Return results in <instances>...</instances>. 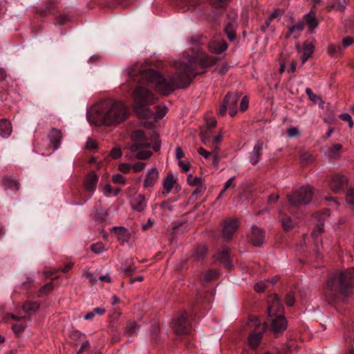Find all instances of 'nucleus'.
<instances>
[{
    "label": "nucleus",
    "instance_id": "1",
    "mask_svg": "<svg viewBox=\"0 0 354 354\" xmlns=\"http://www.w3.org/2000/svg\"><path fill=\"white\" fill-rule=\"evenodd\" d=\"M177 71L166 78L153 69L141 70L138 65L131 67L128 71L129 80L140 84H152L155 91L162 95H169L176 89L185 88L191 82V77L180 68V63L175 64Z\"/></svg>",
    "mask_w": 354,
    "mask_h": 354
},
{
    "label": "nucleus",
    "instance_id": "2",
    "mask_svg": "<svg viewBox=\"0 0 354 354\" xmlns=\"http://www.w3.org/2000/svg\"><path fill=\"white\" fill-rule=\"evenodd\" d=\"M127 106L120 101H102L93 105L87 113L88 120L96 126H112L128 118Z\"/></svg>",
    "mask_w": 354,
    "mask_h": 354
},
{
    "label": "nucleus",
    "instance_id": "3",
    "mask_svg": "<svg viewBox=\"0 0 354 354\" xmlns=\"http://www.w3.org/2000/svg\"><path fill=\"white\" fill-rule=\"evenodd\" d=\"M354 290V268L336 271L330 274L324 288V297L329 304L344 302Z\"/></svg>",
    "mask_w": 354,
    "mask_h": 354
},
{
    "label": "nucleus",
    "instance_id": "4",
    "mask_svg": "<svg viewBox=\"0 0 354 354\" xmlns=\"http://www.w3.org/2000/svg\"><path fill=\"white\" fill-rule=\"evenodd\" d=\"M134 102L133 110L140 118H148L153 115L149 106L155 104L158 98L148 88L142 85L137 86L132 93Z\"/></svg>",
    "mask_w": 354,
    "mask_h": 354
},
{
    "label": "nucleus",
    "instance_id": "5",
    "mask_svg": "<svg viewBox=\"0 0 354 354\" xmlns=\"http://www.w3.org/2000/svg\"><path fill=\"white\" fill-rule=\"evenodd\" d=\"M218 61V58L208 55L203 54L198 56H192L180 62V68L185 72L186 75L191 77V82L197 75L205 72L198 71L200 68H205L214 66Z\"/></svg>",
    "mask_w": 354,
    "mask_h": 354
},
{
    "label": "nucleus",
    "instance_id": "6",
    "mask_svg": "<svg viewBox=\"0 0 354 354\" xmlns=\"http://www.w3.org/2000/svg\"><path fill=\"white\" fill-rule=\"evenodd\" d=\"M248 327L252 331L248 336V344L252 349L257 348L262 339L263 334L267 329L266 322L261 324L257 317H250L248 322Z\"/></svg>",
    "mask_w": 354,
    "mask_h": 354
},
{
    "label": "nucleus",
    "instance_id": "7",
    "mask_svg": "<svg viewBox=\"0 0 354 354\" xmlns=\"http://www.w3.org/2000/svg\"><path fill=\"white\" fill-rule=\"evenodd\" d=\"M313 195V188L309 185L301 187L291 194L287 195L289 205L293 207H299L302 205L308 204Z\"/></svg>",
    "mask_w": 354,
    "mask_h": 354
},
{
    "label": "nucleus",
    "instance_id": "8",
    "mask_svg": "<svg viewBox=\"0 0 354 354\" xmlns=\"http://www.w3.org/2000/svg\"><path fill=\"white\" fill-rule=\"evenodd\" d=\"M239 98L240 95L238 93H227L218 109V114L224 115L228 110L230 115L234 117L237 113V103Z\"/></svg>",
    "mask_w": 354,
    "mask_h": 354
},
{
    "label": "nucleus",
    "instance_id": "9",
    "mask_svg": "<svg viewBox=\"0 0 354 354\" xmlns=\"http://www.w3.org/2000/svg\"><path fill=\"white\" fill-rule=\"evenodd\" d=\"M131 140L133 144L129 147V149L132 152H136L139 149H148L151 147V144L142 130L138 129L132 132Z\"/></svg>",
    "mask_w": 354,
    "mask_h": 354
},
{
    "label": "nucleus",
    "instance_id": "10",
    "mask_svg": "<svg viewBox=\"0 0 354 354\" xmlns=\"http://www.w3.org/2000/svg\"><path fill=\"white\" fill-rule=\"evenodd\" d=\"M249 243L255 247H261L266 239V232L262 228L253 225L247 235Z\"/></svg>",
    "mask_w": 354,
    "mask_h": 354
},
{
    "label": "nucleus",
    "instance_id": "11",
    "mask_svg": "<svg viewBox=\"0 0 354 354\" xmlns=\"http://www.w3.org/2000/svg\"><path fill=\"white\" fill-rule=\"evenodd\" d=\"M192 325L187 320V315L186 313H181L174 321V329L178 335H185L189 332Z\"/></svg>",
    "mask_w": 354,
    "mask_h": 354
},
{
    "label": "nucleus",
    "instance_id": "12",
    "mask_svg": "<svg viewBox=\"0 0 354 354\" xmlns=\"http://www.w3.org/2000/svg\"><path fill=\"white\" fill-rule=\"evenodd\" d=\"M239 221L236 218L226 219L223 223L222 234L225 239L230 240L239 228Z\"/></svg>",
    "mask_w": 354,
    "mask_h": 354
},
{
    "label": "nucleus",
    "instance_id": "13",
    "mask_svg": "<svg viewBox=\"0 0 354 354\" xmlns=\"http://www.w3.org/2000/svg\"><path fill=\"white\" fill-rule=\"evenodd\" d=\"M347 179L345 176L339 174L334 175L329 182V187L333 192L337 194L344 190L347 184Z\"/></svg>",
    "mask_w": 354,
    "mask_h": 354
},
{
    "label": "nucleus",
    "instance_id": "14",
    "mask_svg": "<svg viewBox=\"0 0 354 354\" xmlns=\"http://www.w3.org/2000/svg\"><path fill=\"white\" fill-rule=\"evenodd\" d=\"M269 305L268 306V315L269 317L275 316L278 313H280L283 309L281 300L277 295L271 296L268 299Z\"/></svg>",
    "mask_w": 354,
    "mask_h": 354
},
{
    "label": "nucleus",
    "instance_id": "15",
    "mask_svg": "<svg viewBox=\"0 0 354 354\" xmlns=\"http://www.w3.org/2000/svg\"><path fill=\"white\" fill-rule=\"evenodd\" d=\"M264 142L261 140H259L254 145L252 151L249 153L248 158L250 162L252 165H256L260 160L262 155Z\"/></svg>",
    "mask_w": 354,
    "mask_h": 354
},
{
    "label": "nucleus",
    "instance_id": "16",
    "mask_svg": "<svg viewBox=\"0 0 354 354\" xmlns=\"http://www.w3.org/2000/svg\"><path fill=\"white\" fill-rule=\"evenodd\" d=\"M287 321L285 317L281 314L276 316L271 324V328L274 333H281L286 329Z\"/></svg>",
    "mask_w": 354,
    "mask_h": 354
},
{
    "label": "nucleus",
    "instance_id": "17",
    "mask_svg": "<svg viewBox=\"0 0 354 354\" xmlns=\"http://www.w3.org/2000/svg\"><path fill=\"white\" fill-rule=\"evenodd\" d=\"M315 49L313 40L305 41L303 44L302 49L299 51L302 52L301 55V63L304 64L313 55Z\"/></svg>",
    "mask_w": 354,
    "mask_h": 354
},
{
    "label": "nucleus",
    "instance_id": "18",
    "mask_svg": "<svg viewBox=\"0 0 354 354\" xmlns=\"http://www.w3.org/2000/svg\"><path fill=\"white\" fill-rule=\"evenodd\" d=\"M48 138L53 149L54 150L57 149L60 146L61 140L62 139V133L61 130L57 128H52L48 134Z\"/></svg>",
    "mask_w": 354,
    "mask_h": 354
},
{
    "label": "nucleus",
    "instance_id": "19",
    "mask_svg": "<svg viewBox=\"0 0 354 354\" xmlns=\"http://www.w3.org/2000/svg\"><path fill=\"white\" fill-rule=\"evenodd\" d=\"M132 209L138 212H142L147 207L145 196L142 194H138L134 196L131 202Z\"/></svg>",
    "mask_w": 354,
    "mask_h": 354
},
{
    "label": "nucleus",
    "instance_id": "20",
    "mask_svg": "<svg viewBox=\"0 0 354 354\" xmlns=\"http://www.w3.org/2000/svg\"><path fill=\"white\" fill-rule=\"evenodd\" d=\"M217 261L221 262L225 268L231 266L230 248L227 246H223L222 250L215 256Z\"/></svg>",
    "mask_w": 354,
    "mask_h": 354
},
{
    "label": "nucleus",
    "instance_id": "21",
    "mask_svg": "<svg viewBox=\"0 0 354 354\" xmlns=\"http://www.w3.org/2000/svg\"><path fill=\"white\" fill-rule=\"evenodd\" d=\"M304 19L306 24L308 26L309 32L313 33L314 29L319 25V21L316 18L315 13L313 11L309 12L304 16Z\"/></svg>",
    "mask_w": 354,
    "mask_h": 354
},
{
    "label": "nucleus",
    "instance_id": "22",
    "mask_svg": "<svg viewBox=\"0 0 354 354\" xmlns=\"http://www.w3.org/2000/svg\"><path fill=\"white\" fill-rule=\"evenodd\" d=\"M158 178V171L156 168L150 169L144 181V187L145 188L153 187L156 183Z\"/></svg>",
    "mask_w": 354,
    "mask_h": 354
},
{
    "label": "nucleus",
    "instance_id": "23",
    "mask_svg": "<svg viewBox=\"0 0 354 354\" xmlns=\"http://www.w3.org/2000/svg\"><path fill=\"white\" fill-rule=\"evenodd\" d=\"M98 181V177L94 171L91 172L84 181V186L88 192H93Z\"/></svg>",
    "mask_w": 354,
    "mask_h": 354
},
{
    "label": "nucleus",
    "instance_id": "24",
    "mask_svg": "<svg viewBox=\"0 0 354 354\" xmlns=\"http://www.w3.org/2000/svg\"><path fill=\"white\" fill-rule=\"evenodd\" d=\"M348 4V0H333L326 6V10L330 12L331 10L337 11H344Z\"/></svg>",
    "mask_w": 354,
    "mask_h": 354
},
{
    "label": "nucleus",
    "instance_id": "25",
    "mask_svg": "<svg viewBox=\"0 0 354 354\" xmlns=\"http://www.w3.org/2000/svg\"><path fill=\"white\" fill-rule=\"evenodd\" d=\"M227 44L225 41H211L208 44L209 50L214 54H221L227 48Z\"/></svg>",
    "mask_w": 354,
    "mask_h": 354
},
{
    "label": "nucleus",
    "instance_id": "26",
    "mask_svg": "<svg viewBox=\"0 0 354 354\" xmlns=\"http://www.w3.org/2000/svg\"><path fill=\"white\" fill-rule=\"evenodd\" d=\"M12 131L11 122L6 120L2 119L0 120V136L2 138H8Z\"/></svg>",
    "mask_w": 354,
    "mask_h": 354
},
{
    "label": "nucleus",
    "instance_id": "27",
    "mask_svg": "<svg viewBox=\"0 0 354 354\" xmlns=\"http://www.w3.org/2000/svg\"><path fill=\"white\" fill-rule=\"evenodd\" d=\"M112 230L115 231V236L118 239L124 244V241H127L129 237V232L128 230L124 227H113Z\"/></svg>",
    "mask_w": 354,
    "mask_h": 354
},
{
    "label": "nucleus",
    "instance_id": "28",
    "mask_svg": "<svg viewBox=\"0 0 354 354\" xmlns=\"http://www.w3.org/2000/svg\"><path fill=\"white\" fill-rule=\"evenodd\" d=\"M1 185L6 189L17 191L19 189V183L17 180H14L8 177L3 178L2 179Z\"/></svg>",
    "mask_w": 354,
    "mask_h": 354
},
{
    "label": "nucleus",
    "instance_id": "29",
    "mask_svg": "<svg viewBox=\"0 0 354 354\" xmlns=\"http://www.w3.org/2000/svg\"><path fill=\"white\" fill-rule=\"evenodd\" d=\"M140 326L134 322H129L124 328V334L127 337H133L138 334Z\"/></svg>",
    "mask_w": 354,
    "mask_h": 354
},
{
    "label": "nucleus",
    "instance_id": "30",
    "mask_svg": "<svg viewBox=\"0 0 354 354\" xmlns=\"http://www.w3.org/2000/svg\"><path fill=\"white\" fill-rule=\"evenodd\" d=\"M207 248L205 245H200L195 250L193 254V258L196 261H202L206 256Z\"/></svg>",
    "mask_w": 354,
    "mask_h": 354
},
{
    "label": "nucleus",
    "instance_id": "31",
    "mask_svg": "<svg viewBox=\"0 0 354 354\" xmlns=\"http://www.w3.org/2000/svg\"><path fill=\"white\" fill-rule=\"evenodd\" d=\"M39 307V304L37 301H28L22 306L23 310L28 315L35 313Z\"/></svg>",
    "mask_w": 354,
    "mask_h": 354
},
{
    "label": "nucleus",
    "instance_id": "32",
    "mask_svg": "<svg viewBox=\"0 0 354 354\" xmlns=\"http://www.w3.org/2000/svg\"><path fill=\"white\" fill-rule=\"evenodd\" d=\"M280 219L281 221V225L284 230H289L292 229L295 226V223L292 220V218L285 214H281Z\"/></svg>",
    "mask_w": 354,
    "mask_h": 354
},
{
    "label": "nucleus",
    "instance_id": "33",
    "mask_svg": "<svg viewBox=\"0 0 354 354\" xmlns=\"http://www.w3.org/2000/svg\"><path fill=\"white\" fill-rule=\"evenodd\" d=\"M218 277V272L216 270H209L201 277V279L203 283L205 282H210L214 281Z\"/></svg>",
    "mask_w": 354,
    "mask_h": 354
},
{
    "label": "nucleus",
    "instance_id": "34",
    "mask_svg": "<svg viewBox=\"0 0 354 354\" xmlns=\"http://www.w3.org/2000/svg\"><path fill=\"white\" fill-rule=\"evenodd\" d=\"M174 180L172 174H168L163 180V187L167 193L170 192L174 187Z\"/></svg>",
    "mask_w": 354,
    "mask_h": 354
},
{
    "label": "nucleus",
    "instance_id": "35",
    "mask_svg": "<svg viewBox=\"0 0 354 354\" xmlns=\"http://www.w3.org/2000/svg\"><path fill=\"white\" fill-rule=\"evenodd\" d=\"M304 26L301 22H299L297 24L290 26L288 28V31L286 33L285 37L288 39L295 32L299 31L301 32L304 30Z\"/></svg>",
    "mask_w": 354,
    "mask_h": 354
},
{
    "label": "nucleus",
    "instance_id": "36",
    "mask_svg": "<svg viewBox=\"0 0 354 354\" xmlns=\"http://www.w3.org/2000/svg\"><path fill=\"white\" fill-rule=\"evenodd\" d=\"M225 32L227 36V38L232 41L236 37V32L234 27V25L231 23L227 24V25L225 27Z\"/></svg>",
    "mask_w": 354,
    "mask_h": 354
},
{
    "label": "nucleus",
    "instance_id": "37",
    "mask_svg": "<svg viewBox=\"0 0 354 354\" xmlns=\"http://www.w3.org/2000/svg\"><path fill=\"white\" fill-rule=\"evenodd\" d=\"M54 288V283L53 282H49L41 286L38 292V296L42 297L44 295H47L50 292H51Z\"/></svg>",
    "mask_w": 354,
    "mask_h": 354
},
{
    "label": "nucleus",
    "instance_id": "38",
    "mask_svg": "<svg viewBox=\"0 0 354 354\" xmlns=\"http://www.w3.org/2000/svg\"><path fill=\"white\" fill-rule=\"evenodd\" d=\"M187 183L193 186H202L203 179L201 177L194 176L192 174L187 176Z\"/></svg>",
    "mask_w": 354,
    "mask_h": 354
},
{
    "label": "nucleus",
    "instance_id": "39",
    "mask_svg": "<svg viewBox=\"0 0 354 354\" xmlns=\"http://www.w3.org/2000/svg\"><path fill=\"white\" fill-rule=\"evenodd\" d=\"M135 158L138 160H147L152 156V152L150 151H145L143 149H139L136 152Z\"/></svg>",
    "mask_w": 354,
    "mask_h": 354
},
{
    "label": "nucleus",
    "instance_id": "40",
    "mask_svg": "<svg viewBox=\"0 0 354 354\" xmlns=\"http://www.w3.org/2000/svg\"><path fill=\"white\" fill-rule=\"evenodd\" d=\"M270 286V281H261L258 283H257L254 288V290L258 292H264L268 287Z\"/></svg>",
    "mask_w": 354,
    "mask_h": 354
},
{
    "label": "nucleus",
    "instance_id": "41",
    "mask_svg": "<svg viewBox=\"0 0 354 354\" xmlns=\"http://www.w3.org/2000/svg\"><path fill=\"white\" fill-rule=\"evenodd\" d=\"M306 93L308 95L309 99L313 101L315 104H322L323 101L322 100L321 97L315 94L313 91L310 88H307L306 89Z\"/></svg>",
    "mask_w": 354,
    "mask_h": 354
},
{
    "label": "nucleus",
    "instance_id": "42",
    "mask_svg": "<svg viewBox=\"0 0 354 354\" xmlns=\"http://www.w3.org/2000/svg\"><path fill=\"white\" fill-rule=\"evenodd\" d=\"M150 140L151 142H154V145H153V149L157 152L160 150V146H161V142L159 140L158 135L156 132H153L152 135L151 136Z\"/></svg>",
    "mask_w": 354,
    "mask_h": 354
},
{
    "label": "nucleus",
    "instance_id": "43",
    "mask_svg": "<svg viewBox=\"0 0 354 354\" xmlns=\"http://www.w3.org/2000/svg\"><path fill=\"white\" fill-rule=\"evenodd\" d=\"M346 201L354 209V188H350L346 193Z\"/></svg>",
    "mask_w": 354,
    "mask_h": 354
},
{
    "label": "nucleus",
    "instance_id": "44",
    "mask_svg": "<svg viewBox=\"0 0 354 354\" xmlns=\"http://www.w3.org/2000/svg\"><path fill=\"white\" fill-rule=\"evenodd\" d=\"M91 249L93 252L100 254L105 250V247L102 242H97L96 243H93L91 246Z\"/></svg>",
    "mask_w": 354,
    "mask_h": 354
},
{
    "label": "nucleus",
    "instance_id": "45",
    "mask_svg": "<svg viewBox=\"0 0 354 354\" xmlns=\"http://www.w3.org/2000/svg\"><path fill=\"white\" fill-rule=\"evenodd\" d=\"M340 47H336L335 46L330 44L327 48L328 53L333 57H336L340 53Z\"/></svg>",
    "mask_w": 354,
    "mask_h": 354
},
{
    "label": "nucleus",
    "instance_id": "46",
    "mask_svg": "<svg viewBox=\"0 0 354 354\" xmlns=\"http://www.w3.org/2000/svg\"><path fill=\"white\" fill-rule=\"evenodd\" d=\"M285 302L287 306H292L295 304V294L290 291L286 293L285 297Z\"/></svg>",
    "mask_w": 354,
    "mask_h": 354
},
{
    "label": "nucleus",
    "instance_id": "47",
    "mask_svg": "<svg viewBox=\"0 0 354 354\" xmlns=\"http://www.w3.org/2000/svg\"><path fill=\"white\" fill-rule=\"evenodd\" d=\"M160 208L164 211L172 212L174 206L169 201H165L160 204Z\"/></svg>",
    "mask_w": 354,
    "mask_h": 354
},
{
    "label": "nucleus",
    "instance_id": "48",
    "mask_svg": "<svg viewBox=\"0 0 354 354\" xmlns=\"http://www.w3.org/2000/svg\"><path fill=\"white\" fill-rule=\"evenodd\" d=\"M112 180L114 183H118V184H123L124 185L126 183L124 177L120 174H116L113 175L112 177Z\"/></svg>",
    "mask_w": 354,
    "mask_h": 354
},
{
    "label": "nucleus",
    "instance_id": "49",
    "mask_svg": "<svg viewBox=\"0 0 354 354\" xmlns=\"http://www.w3.org/2000/svg\"><path fill=\"white\" fill-rule=\"evenodd\" d=\"M156 108L157 109V113L155 114L154 116L156 119H160L163 118V116H165V114L167 113L166 107L164 106L162 109H160V106H157Z\"/></svg>",
    "mask_w": 354,
    "mask_h": 354
},
{
    "label": "nucleus",
    "instance_id": "50",
    "mask_svg": "<svg viewBox=\"0 0 354 354\" xmlns=\"http://www.w3.org/2000/svg\"><path fill=\"white\" fill-rule=\"evenodd\" d=\"M83 275L88 279L89 282L93 285L95 284L97 279V277L92 273H91L90 272L88 271H84V273H83Z\"/></svg>",
    "mask_w": 354,
    "mask_h": 354
},
{
    "label": "nucleus",
    "instance_id": "51",
    "mask_svg": "<svg viewBox=\"0 0 354 354\" xmlns=\"http://www.w3.org/2000/svg\"><path fill=\"white\" fill-rule=\"evenodd\" d=\"M342 120L346 121L348 123V126L350 128H352L353 126V120L351 116L348 113H342L339 117Z\"/></svg>",
    "mask_w": 354,
    "mask_h": 354
},
{
    "label": "nucleus",
    "instance_id": "52",
    "mask_svg": "<svg viewBox=\"0 0 354 354\" xmlns=\"http://www.w3.org/2000/svg\"><path fill=\"white\" fill-rule=\"evenodd\" d=\"M111 156L114 158L117 159L121 157L122 156V151L120 148L119 147H115L113 148L110 153Z\"/></svg>",
    "mask_w": 354,
    "mask_h": 354
},
{
    "label": "nucleus",
    "instance_id": "53",
    "mask_svg": "<svg viewBox=\"0 0 354 354\" xmlns=\"http://www.w3.org/2000/svg\"><path fill=\"white\" fill-rule=\"evenodd\" d=\"M90 348V343L88 340L84 341L82 345L77 354H84V352L88 351Z\"/></svg>",
    "mask_w": 354,
    "mask_h": 354
},
{
    "label": "nucleus",
    "instance_id": "54",
    "mask_svg": "<svg viewBox=\"0 0 354 354\" xmlns=\"http://www.w3.org/2000/svg\"><path fill=\"white\" fill-rule=\"evenodd\" d=\"M178 165L185 173H187L189 170L190 164L187 161L179 160Z\"/></svg>",
    "mask_w": 354,
    "mask_h": 354
},
{
    "label": "nucleus",
    "instance_id": "55",
    "mask_svg": "<svg viewBox=\"0 0 354 354\" xmlns=\"http://www.w3.org/2000/svg\"><path fill=\"white\" fill-rule=\"evenodd\" d=\"M249 100L247 96H244L242 97L241 104H240V110L241 111H245L248 107Z\"/></svg>",
    "mask_w": 354,
    "mask_h": 354
},
{
    "label": "nucleus",
    "instance_id": "56",
    "mask_svg": "<svg viewBox=\"0 0 354 354\" xmlns=\"http://www.w3.org/2000/svg\"><path fill=\"white\" fill-rule=\"evenodd\" d=\"M146 164L143 162H138L135 163L132 167L135 172H139L144 169L145 167Z\"/></svg>",
    "mask_w": 354,
    "mask_h": 354
},
{
    "label": "nucleus",
    "instance_id": "57",
    "mask_svg": "<svg viewBox=\"0 0 354 354\" xmlns=\"http://www.w3.org/2000/svg\"><path fill=\"white\" fill-rule=\"evenodd\" d=\"M86 149H93L97 148V144L96 142L91 138H88L87 140L86 144Z\"/></svg>",
    "mask_w": 354,
    "mask_h": 354
},
{
    "label": "nucleus",
    "instance_id": "58",
    "mask_svg": "<svg viewBox=\"0 0 354 354\" xmlns=\"http://www.w3.org/2000/svg\"><path fill=\"white\" fill-rule=\"evenodd\" d=\"M342 43L344 47H348L354 43V39L351 37H346L343 39Z\"/></svg>",
    "mask_w": 354,
    "mask_h": 354
},
{
    "label": "nucleus",
    "instance_id": "59",
    "mask_svg": "<svg viewBox=\"0 0 354 354\" xmlns=\"http://www.w3.org/2000/svg\"><path fill=\"white\" fill-rule=\"evenodd\" d=\"M57 24H64L68 21V17L66 15H62L56 19Z\"/></svg>",
    "mask_w": 354,
    "mask_h": 354
},
{
    "label": "nucleus",
    "instance_id": "60",
    "mask_svg": "<svg viewBox=\"0 0 354 354\" xmlns=\"http://www.w3.org/2000/svg\"><path fill=\"white\" fill-rule=\"evenodd\" d=\"M198 153L202 156L203 157H204L205 158H207L212 153L211 152H209L207 151H206L204 148L203 147H199L198 149Z\"/></svg>",
    "mask_w": 354,
    "mask_h": 354
},
{
    "label": "nucleus",
    "instance_id": "61",
    "mask_svg": "<svg viewBox=\"0 0 354 354\" xmlns=\"http://www.w3.org/2000/svg\"><path fill=\"white\" fill-rule=\"evenodd\" d=\"M119 168L122 172L127 174L130 171L131 166L129 164H121Z\"/></svg>",
    "mask_w": 354,
    "mask_h": 354
},
{
    "label": "nucleus",
    "instance_id": "62",
    "mask_svg": "<svg viewBox=\"0 0 354 354\" xmlns=\"http://www.w3.org/2000/svg\"><path fill=\"white\" fill-rule=\"evenodd\" d=\"M288 135L290 137H295L299 135V131L296 127H291L288 129Z\"/></svg>",
    "mask_w": 354,
    "mask_h": 354
},
{
    "label": "nucleus",
    "instance_id": "63",
    "mask_svg": "<svg viewBox=\"0 0 354 354\" xmlns=\"http://www.w3.org/2000/svg\"><path fill=\"white\" fill-rule=\"evenodd\" d=\"M12 329L16 334H20L24 331V328L21 325L13 324Z\"/></svg>",
    "mask_w": 354,
    "mask_h": 354
},
{
    "label": "nucleus",
    "instance_id": "64",
    "mask_svg": "<svg viewBox=\"0 0 354 354\" xmlns=\"http://www.w3.org/2000/svg\"><path fill=\"white\" fill-rule=\"evenodd\" d=\"M282 15V12H281L279 10H274L268 17L270 19L271 21H272L274 19L278 18Z\"/></svg>",
    "mask_w": 354,
    "mask_h": 354
}]
</instances>
